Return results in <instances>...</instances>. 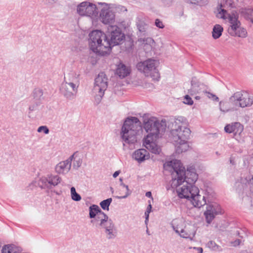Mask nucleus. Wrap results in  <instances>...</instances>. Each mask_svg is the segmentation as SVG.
Here are the masks:
<instances>
[{
    "label": "nucleus",
    "instance_id": "nucleus-1",
    "mask_svg": "<svg viewBox=\"0 0 253 253\" xmlns=\"http://www.w3.org/2000/svg\"><path fill=\"white\" fill-rule=\"evenodd\" d=\"M164 168L166 170L171 172L173 176L175 175L176 177L172 178V186L176 187L182 183H184L178 192L183 188H187L190 191L191 187H196L193 184L198 179V176L193 166L187 168L186 171L180 161L173 160L164 163Z\"/></svg>",
    "mask_w": 253,
    "mask_h": 253
},
{
    "label": "nucleus",
    "instance_id": "nucleus-2",
    "mask_svg": "<svg viewBox=\"0 0 253 253\" xmlns=\"http://www.w3.org/2000/svg\"><path fill=\"white\" fill-rule=\"evenodd\" d=\"M90 49L100 55L108 54L111 51L110 44L107 41V36L100 30L92 31L89 35Z\"/></svg>",
    "mask_w": 253,
    "mask_h": 253
},
{
    "label": "nucleus",
    "instance_id": "nucleus-3",
    "mask_svg": "<svg viewBox=\"0 0 253 253\" xmlns=\"http://www.w3.org/2000/svg\"><path fill=\"white\" fill-rule=\"evenodd\" d=\"M141 129V122L134 117L127 118L122 127L121 136L125 143L134 144L137 141L136 134Z\"/></svg>",
    "mask_w": 253,
    "mask_h": 253
},
{
    "label": "nucleus",
    "instance_id": "nucleus-4",
    "mask_svg": "<svg viewBox=\"0 0 253 253\" xmlns=\"http://www.w3.org/2000/svg\"><path fill=\"white\" fill-rule=\"evenodd\" d=\"M80 85L79 76L74 73L68 74L60 87L62 94L68 99H72L76 96Z\"/></svg>",
    "mask_w": 253,
    "mask_h": 253
},
{
    "label": "nucleus",
    "instance_id": "nucleus-5",
    "mask_svg": "<svg viewBox=\"0 0 253 253\" xmlns=\"http://www.w3.org/2000/svg\"><path fill=\"white\" fill-rule=\"evenodd\" d=\"M186 119L183 117L176 119L173 124V128L170 133L171 139L174 142H185L190 135L191 131L186 126Z\"/></svg>",
    "mask_w": 253,
    "mask_h": 253
},
{
    "label": "nucleus",
    "instance_id": "nucleus-6",
    "mask_svg": "<svg viewBox=\"0 0 253 253\" xmlns=\"http://www.w3.org/2000/svg\"><path fill=\"white\" fill-rule=\"evenodd\" d=\"M219 8H217L218 12L216 16L219 18L223 19H228L230 24L229 27L234 26L236 27L237 25H240V22L238 20V16L237 14L233 13L230 14L227 13L225 8H232L234 7L233 0H220L218 2Z\"/></svg>",
    "mask_w": 253,
    "mask_h": 253
},
{
    "label": "nucleus",
    "instance_id": "nucleus-7",
    "mask_svg": "<svg viewBox=\"0 0 253 253\" xmlns=\"http://www.w3.org/2000/svg\"><path fill=\"white\" fill-rule=\"evenodd\" d=\"M166 127L165 121L160 122L156 118L151 117L144 122V128L148 133L146 138H157L160 132H163Z\"/></svg>",
    "mask_w": 253,
    "mask_h": 253
},
{
    "label": "nucleus",
    "instance_id": "nucleus-8",
    "mask_svg": "<svg viewBox=\"0 0 253 253\" xmlns=\"http://www.w3.org/2000/svg\"><path fill=\"white\" fill-rule=\"evenodd\" d=\"M187 188H183L178 192L180 198H186L190 200L195 207L201 208L207 204L205 196L199 194V190L197 187L191 188L189 191Z\"/></svg>",
    "mask_w": 253,
    "mask_h": 253
},
{
    "label": "nucleus",
    "instance_id": "nucleus-9",
    "mask_svg": "<svg viewBox=\"0 0 253 253\" xmlns=\"http://www.w3.org/2000/svg\"><path fill=\"white\" fill-rule=\"evenodd\" d=\"M158 62L152 59L138 62L136 65L137 70L143 73L145 76H150L153 80H158L160 78L158 70L157 69Z\"/></svg>",
    "mask_w": 253,
    "mask_h": 253
},
{
    "label": "nucleus",
    "instance_id": "nucleus-10",
    "mask_svg": "<svg viewBox=\"0 0 253 253\" xmlns=\"http://www.w3.org/2000/svg\"><path fill=\"white\" fill-rule=\"evenodd\" d=\"M107 36L111 49L112 47L121 44L125 38L121 29L116 25H111L108 27Z\"/></svg>",
    "mask_w": 253,
    "mask_h": 253
},
{
    "label": "nucleus",
    "instance_id": "nucleus-11",
    "mask_svg": "<svg viewBox=\"0 0 253 253\" xmlns=\"http://www.w3.org/2000/svg\"><path fill=\"white\" fill-rule=\"evenodd\" d=\"M77 13L81 16H88L92 18L98 17V10L96 5L88 1L81 2L77 6Z\"/></svg>",
    "mask_w": 253,
    "mask_h": 253
},
{
    "label": "nucleus",
    "instance_id": "nucleus-12",
    "mask_svg": "<svg viewBox=\"0 0 253 253\" xmlns=\"http://www.w3.org/2000/svg\"><path fill=\"white\" fill-rule=\"evenodd\" d=\"M108 86V79L103 72L100 73L95 79L93 91L100 98L104 95Z\"/></svg>",
    "mask_w": 253,
    "mask_h": 253
},
{
    "label": "nucleus",
    "instance_id": "nucleus-13",
    "mask_svg": "<svg viewBox=\"0 0 253 253\" xmlns=\"http://www.w3.org/2000/svg\"><path fill=\"white\" fill-rule=\"evenodd\" d=\"M61 180V178L57 175L47 174L40 178L39 184L42 189H51L59 184Z\"/></svg>",
    "mask_w": 253,
    "mask_h": 253
},
{
    "label": "nucleus",
    "instance_id": "nucleus-14",
    "mask_svg": "<svg viewBox=\"0 0 253 253\" xmlns=\"http://www.w3.org/2000/svg\"><path fill=\"white\" fill-rule=\"evenodd\" d=\"M223 213L220 206L216 203H213L209 205L207 204V210L205 211L204 214L207 222L210 224L216 215L221 214Z\"/></svg>",
    "mask_w": 253,
    "mask_h": 253
},
{
    "label": "nucleus",
    "instance_id": "nucleus-15",
    "mask_svg": "<svg viewBox=\"0 0 253 253\" xmlns=\"http://www.w3.org/2000/svg\"><path fill=\"white\" fill-rule=\"evenodd\" d=\"M244 130V126L239 122L227 125L224 127V130L228 133H233V137L238 141H241V136Z\"/></svg>",
    "mask_w": 253,
    "mask_h": 253
},
{
    "label": "nucleus",
    "instance_id": "nucleus-16",
    "mask_svg": "<svg viewBox=\"0 0 253 253\" xmlns=\"http://www.w3.org/2000/svg\"><path fill=\"white\" fill-rule=\"evenodd\" d=\"M74 153L65 161L60 162L55 167V171L59 174H64L68 173L71 169V164L74 157Z\"/></svg>",
    "mask_w": 253,
    "mask_h": 253
},
{
    "label": "nucleus",
    "instance_id": "nucleus-17",
    "mask_svg": "<svg viewBox=\"0 0 253 253\" xmlns=\"http://www.w3.org/2000/svg\"><path fill=\"white\" fill-rule=\"evenodd\" d=\"M99 18L105 24H112L115 21V14L109 8H103L100 11Z\"/></svg>",
    "mask_w": 253,
    "mask_h": 253
},
{
    "label": "nucleus",
    "instance_id": "nucleus-18",
    "mask_svg": "<svg viewBox=\"0 0 253 253\" xmlns=\"http://www.w3.org/2000/svg\"><path fill=\"white\" fill-rule=\"evenodd\" d=\"M105 229V232L107 234V238L108 239H114L116 236V229L114 223L111 219L108 218L104 225L100 226Z\"/></svg>",
    "mask_w": 253,
    "mask_h": 253
},
{
    "label": "nucleus",
    "instance_id": "nucleus-19",
    "mask_svg": "<svg viewBox=\"0 0 253 253\" xmlns=\"http://www.w3.org/2000/svg\"><path fill=\"white\" fill-rule=\"evenodd\" d=\"M229 34L234 37H239L241 38H246L247 36V32L246 30L240 26V25H237L235 27H229L228 29Z\"/></svg>",
    "mask_w": 253,
    "mask_h": 253
},
{
    "label": "nucleus",
    "instance_id": "nucleus-20",
    "mask_svg": "<svg viewBox=\"0 0 253 253\" xmlns=\"http://www.w3.org/2000/svg\"><path fill=\"white\" fill-rule=\"evenodd\" d=\"M155 138H145L144 140L145 146L152 153L154 154H159L161 149L154 142Z\"/></svg>",
    "mask_w": 253,
    "mask_h": 253
},
{
    "label": "nucleus",
    "instance_id": "nucleus-21",
    "mask_svg": "<svg viewBox=\"0 0 253 253\" xmlns=\"http://www.w3.org/2000/svg\"><path fill=\"white\" fill-rule=\"evenodd\" d=\"M132 157L139 163H141L146 159H148V152L144 149H140L135 151L133 154Z\"/></svg>",
    "mask_w": 253,
    "mask_h": 253
},
{
    "label": "nucleus",
    "instance_id": "nucleus-22",
    "mask_svg": "<svg viewBox=\"0 0 253 253\" xmlns=\"http://www.w3.org/2000/svg\"><path fill=\"white\" fill-rule=\"evenodd\" d=\"M130 68L129 67L126 66L125 64L120 63L117 66L116 73L120 78H124L129 75L130 73Z\"/></svg>",
    "mask_w": 253,
    "mask_h": 253
},
{
    "label": "nucleus",
    "instance_id": "nucleus-23",
    "mask_svg": "<svg viewBox=\"0 0 253 253\" xmlns=\"http://www.w3.org/2000/svg\"><path fill=\"white\" fill-rule=\"evenodd\" d=\"M253 104V97L249 93L245 91L242 101L239 103V106L242 108L250 106Z\"/></svg>",
    "mask_w": 253,
    "mask_h": 253
},
{
    "label": "nucleus",
    "instance_id": "nucleus-24",
    "mask_svg": "<svg viewBox=\"0 0 253 253\" xmlns=\"http://www.w3.org/2000/svg\"><path fill=\"white\" fill-rule=\"evenodd\" d=\"M43 90L39 87L34 88L31 94L34 102H37L41 103V101L43 99Z\"/></svg>",
    "mask_w": 253,
    "mask_h": 253
},
{
    "label": "nucleus",
    "instance_id": "nucleus-25",
    "mask_svg": "<svg viewBox=\"0 0 253 253\" xmlns=\"http://www.w3.org/2000/svg\"><path fill=\"white\" fill-rule=\"evenodd\" d=\"M101 213H98L95 216V218H93L94 219L91 220V223H94V222H100L99 223V226L100 227L102 225H104V223H105L106 220L109 218L108 215L105 214L103 211L101 210L100 211Z\"/></svg>",
    "mask_w": 253,
    "mask_h": 253
},
{
    "label": "nucleus",
    "instance_id": "nucleus-26",
    "mask_svg": "<svg viewBox=\"0 0 253 253\" xmlns=\"http://www.w3.org/2000/svg\"><path fill=\"white\" fill-rule=\"evenodd\" d=\"M223 31V28L221 25L219 24H215L212 29V37L214 40L219 38L222 35Z\"/></svg>",
    "mask_w": 253,
    "mask_h": 253
},
{
    "label": "nucleus",
    "instance_id": "nucleus-27",
    "mask_svg": "<svg viewBox=\"0 0 253 253\" xmlns=\"http://www.w3.org/2000/svg\"><path fill=\"white\" fill-rule=\"evenodd\" d=\"M244 92L245 91L242 90L234 93V94L230 97V101L232 103L236 101V102L235 103V105L239 106V103H240V102L242 101Z\"/></svg>",
    "mask_w": 253,
    "mask_h": 253
},
{
    "label": "nucleus",
    "instance_id": "nucleus-28",
    "mask_svg": "<svg viewBox=\"0 0 253 253\" xmlns=\"http://www.w3.org/2000/svg\"><path fill=\"white\" fill-rule=\"evenodd\" d=\"M177 143L176 146V153L178 154L182 153L188 150L189 148V145L187 142V140L185 142H175Z\"/></svg>",
    "mask_w": 253,
    "mask_h": 253
},
{
    "label": "nucleus",
    "instance_id": "nucleus-29",
    "mask_svg": "<svg viewBox=\"0 0 253 253\" xmlns=\"http://www.w3.org/2000/svg\"><path fill=\"white\" fill-rule=\"evenodd\" d=\"M183 223L181 219H175L172 221L171 225L175 232L177 234H179L180 230L181 228H183Z\"/></svg>",
    "mask_w": 253,
    "mask_h": 253
},
{
    "label": "nucleus",
    "instance_id": "nucleus-30",
    "mask_svg": "<svg viewBox=\"0 0 253 253\" xmlns=\"http://www.w3.org/2000/svg\"><path fill=\"white\" fill-rule=\"evenodd\" d=\"M232 103L230 100L229 101H221L219 103V108L221 111L226 113L230 111L234 110V108L231 107Z\"/></svg>",
    "mask_w": 253,
    "mask_h": 253
},
{
    "label": "nucleus",
    "instance_id": "nucleus-31",
    "mask_svg": "<svg viewBox=\"0 0 253 253\" xmlns=\"http://www.w3.org/2000/svg\"><path fill=\"white\" fill-rule=\"evenodd\" d=\"M18 248L13 244L5 245L1 250L2 253H19Z\"/></svg>",
    "mask_w": 253,
    "mask_h": 253
},
{
    "label": "nucleus",
    "instance_id": "nucleus-32",
    "mask_svg": "<svg viewBox=\"0 0 253 253\" xmlns=\"http://www.w3.org/2000/svg\"><path fill=\"white\" fill-rule=\"evenodd\" d=\"M101 210L99 208V207L96 205H92L90 206L89 208V216L90 218H95L96 215L98 213H101L100 211Z\"/></svg>",
    "mask_w": 253,
    "mask_h": 253
},
{
    "label": "nucleus",
    "instance_id": "nucleus-33",
    "mask_svg": "<svg viewBox=\"0 0 253 253\" xmlns=\"http://www.w3.org/2000/svg\"><path fill=\"white\" fill-rule=\"evenodd\" d=\"M191 88L189 90V93L193 95L196 92H198V88L199 87L198 82L195 77L192 78L191 82Z\"/></svg>",
    "mask_w": 253,
    "mask_h": 253
},
{
    "label": "nucleus",
    "instance_id": "nucleus-34",
    "mask_svg": "<svg viewBox=\"0 0 253 253\" xmlns=\"http://www.w3.org/2000/svg\"><path fill=\"white\" fill-rule=\"evenodd\" d=\"M207 247L214 252H220L223 251L222 247L216 244L214 241H209L207 244Z\"/></svg>",
    "mask_w": 253,
    "mask_h": 253
},
{
    "label": "nucleus",
    "instance_id": "nucleus-35",
    "mask_svg": "<svg viewBox=\"0 0 253 253\" xmlns=\"http://www.w3.org/2000/svg\"><path fill=\"white\" fill-rule=\"evenodd\" d=\"M120 185L123 188H126V191L124 195L120 196H118L117 198L119 199H125L131 194V191L129 189L128 186L125 184L123 182H122L120 183Z\"/></svg>",
    "mask_w": 253,
    "mask_h": 253
},
{
    "label": "nucleus",
    "instance_id": "nucleus-36",
    "mask_svg": "<svg viewBox=\"0 0 253 253\" xmlns=\"http://www.w3.org/2000/svg\"><path fill=\"white\" fill-rule=\"evenodd\" d=\"M112 202V199L111 198H108L101 201L100 203V207L104 210H109V207Z\"/></svg>",
    "mask_w": 253,
    "mask_h": 253
},
{
    "label": "nucleus",
    "instance_id": "nucleus-37",
    "mask_svg": "<svg viewBox=\"0 0 253 253\" xmlns=\"http://www.w3.org/2000/svg\"><path fill=\"white\" fill-rule=\"evenodd\" d=\"M71 194L72 199L75 201H79L81 200V196L76 192L75 187H72L71 188Z\"/></svg>",
    "mask_w": 253,
    "mask_h": 253
},
{
    "label": "nucleus",
    "instance_id": "nucleus-38",
    "mask_svg": "<svg viewBox=\"0 0 253 253\" xmlns=\"http://www.w3.org/2000/svg\"><path fill=\"white\" fill-rule=\"evenodd\" d=\"M192 4L204 6L208 4V0H189Z\"/></svg>",
    "mask_w": 253,
    "mask_h": 253
},
{
    "label": "nucleus",
    "instance_id": "nucleus-39",
    "mask_svg": "<svg viewBox=\"0 0 253 253\" xmlns=\"http://www.w3.org/2000/svg\"><path fill=\"white\" fill-rule=\"evenodd\" d=\"M73 168L75 169H78L80 168L82 164V160L81 158H78V159H76L74 157L73 159Z\"/></svg>",
    "mask_w": 253,
    "mask_h": 253
},
{
    "label": "nucleus",
    "instance_id": "nucleus-40",
    "mask_svg": "<svg viewBox=\"0 0 253 253\" xmlns=\"http://www.w3.org/2000/svg\"><path fill=\"white\" fill-rule=\"evenodd\" d=\"M37 102H34V103L30 105L29 107V114H30L31 112L35 111L38 109V106L41 104Z\"/></svg>",
    "mask_w": 253,
    "mask_h": 253
},
{
    "label": "nucleus",
    "instance_id": "nucleus-41",
    "mask_svg": "<svg viewBox=\"0 0 253 253\" xmlns=\"http://www.w3.org/2000/svg\"><path fill=\"white\" fill-rule=\"evenodd\" d=\"M246 18L253 23V9H249L246 11Z\"/></svg>",
    "mask_w": 253,
    "mask_h": 253
},
{
    "label": "nucleus",
    "instance_id": "nucleus-42",
    "mask_svg": "<svg viewBox=\"0 0 253 253\" xmlns=\"http://www.w3.org/2000/svg\"><path fill=\"white\" fill-rule=\"evenodd\" d=\"M183 103L187 105H191L193 104V101L188 95H186L184 96Z\"/></svg>",
    "mask_w": 253,
    "mask_h": 253
},
{
    "label": "nucleus",
    "instance_id": "nucleus-43",
    "mask_svg": "<svg viewBox=\"0 0 253 253\" xmlns=\"http://www.w3.org/2000/svg\"><path fill=\"white\" fill-rule=\"evenodd\" d=\"M42 131H43V132L47 134L49 133V130L48 127L46 126H40L38 128V132H41Z\"/></svg>",
    "mask_w": 253,
    "mask_h": 253
},
{
    "label": "nucleus",
    "instance_id": "nucleus-44",
    "mask_svg": "<svg viewBox=\"0 0 253 253\" xmlns=\"http://www.w3.org/2000/svg\"><path fill=\"white\" fill-rule=\"evenodd\" d=\"M206 93L207 94V96L209 98H211L214 101H218L219 100L218 97H217L215 95L207 91L206 92Z\"/></svg>",
    "mask_w": 253,
    "mask_h": 253
},
{
    "label": "nucleus",
    "instance_id": "nucleus-45",
    "mask_svg": "<svg viewBox=\"0 0 253 253\" xmlns=\"http://www.w3.org/2000/svg\"><path fill=\"white\" fill-rule=\"evenodd\" d=\"M180 237L182 238H187L189 236V234L187 233L183 228H181L180 230L179 234H178Z\"/></svg>",
    "mask_w": 253,
    "mask_h": 253
},
{
    "label": "nucleus",
    "instance_id": "nucleus-46",
    "mask_svg": "<svg viewBox=\"0 0 253 253\" xmlns=\"http://www.w3.org/2000/svg\"><path fill=\"white\" fill-rule=\"evenodd\" d=\"M155 25L159 28H161V29H163L164 28V25L162 22V21H161L160 20H159V19H156L155 20Z\"/></svg>",
    "mask_w": 253,
    "mask_h": 253
},
{
    "label": "nucleus",
    "instance_id": "nucleus-47",
    "mask_svg": "<svg viewBox=\"0 0 253 253\" xmlns=\"http://www.w3.org/2000/svg\"><path fill=\"white\" fill-rule=\"evenodd\" d=\"M178 11H177V15L179 17H181L184 14V11H183V8L182 7H180L177 9Z\"/></svg>",
    "mask_w": 253,
    "mask_h": 253
},
{
    "label": "nucleus",
    "instance_id": "nucleus-48",
    "mask_svg": "<svg viewBox=\"0 0 253 253\" xmlns=\"http://www.w3.org/2000/svg\"><path fill=\"white\" fill-rule=\"evenodd\" d=\"M162 1L164 4L166 6H169L172 2V0H162Z\"/></svg>",
    "mask_w": 253,
    "mask_h": 253
},
{
    "label": "nucleus",
    "instance_id": "nucleus-49",
    "mask_svg": "<svg viewBox=\"0 0 253 253\" xmlns=\"http://www.w3.org/2000/svg\"><path fill=\"white\" fill-rule=\"evenodd\" d=\"M241 242V240L240 239H237L235 240L234 242H231V244L234 247L237 246L240 244Z\"/></svg>",
    "mask_w": 253,
    "mask_h": 253
},
{
    "label": "nucleus",
    "instance_id": "nucleus-50",
    "mask_svg": "<svg viewBox=\"0 0 253 253\" xmlns=\"http://www.w3.org/2000/svg\"><path fill=\"white\" fill-rule=\"evenodd\" d=\"M149 213H150V212H148L147 211L145 212V223L146 225H147V223L148 222Z\"/></svg>",
    "mask_w": 253,
    "mask_h": 253
},
{
    "label": "nucleus",
    "instance_id": "nucleus-51",
    "mask_svg": "<svg viewBox=\"0 0 253 253\" xmlns=\"http://www.w3.org/2000/svg\"><path fill=\"white\" fill-rule=\"evenodd\" d=\"M149 204L148 206V207L147 208V209H146V211H147L148 212H150L151 211L152 206H151V204L150 201H149Z\"/></svg>",
    "mask_w": 253,
    "mask_h": 253
},
{
    "label": "nucleus",
    "instance_id": "nucleus-52",
    "mask_svg": "<svg viewBox=\"0 0 253 253\" xmlns=\"http://www.w3.org/2000/svg\"><path fill=\"white\" fill-rule=\"evenodd\" d=\"M46 2L49 4H53L55 3L57 0H45Z\"/></svg>",
    "mask_w": 253,
    "mask_h": 253
},
{
    "label": "nucleus",
    "instance_id": "nucleus-53",
    "mask_svg": "<svg viewBox=\"0 0 253 253\" xmlns=\"http://www.w3.org/2000/svg\"><path fill=\"white\" fill-rule=\"evenodd\" d=\"M145 196L147 197H149V198H152V194H151V192L149 191V192H147L145 194Z\"/></svg>",
    "mask_w": 253,
    "mask_h": 253
},
{
    "label": "nucleus",
    "instance_id": "nucleus-54",
    "mask_svg": "<svg viewBox=\"0 0 253 253\" xmlns=\"http://www.w3.org/2000/svg\"><path fill=\"white\" fill-rule=\"evenodd\" d=\"M194 249H197L198 251V253H203V249L202 248H194Z\"/></svg>",
    "mask_w": 253,
    "mask_h": 253
},
{
    "label": "nucleus",
    "instance_id": "nucleus-55",
    "mask_svg": "<svg viewBox=\"0 0 253 253\" xmlns=\"http://www.w3.org/2000/svg\"><path fill=\"white\" fill-rule=\"evenodd\" d=\"M119 173H120V171H115V172L114 173V174H113V177H115H115H117V176H118V175L119 174Z\"/></svg>",
    "mask_w": 253,
    "mask_h": 253
},
{
    "label": "nucleus",
    "instance_id": "nucleus-56",
    "mask_svg": "<svg viewBox=\"0 0 253 253\" xmlns=\"http://www.w3.org/2000/svg\"><path fill=\"white\" fill-rule=\"evenodd\" d=\"M146 233L148 235H150V232L149 231V230L147 228V230H146Z\"/></svg>",
    "mask_w": 253,
    "mask_h": 253
},
{
    "label": "nucleus",
    "instance_id": "nucleus-57",
    "mask_svg": "<svg viewBox=\"0 0 253 253\" xmlns=\"http://www.w3.org/2000/svg\"><path fill=\"white\" fill-rule=\"evenodd\" d=\"M99 4H101V5H103V4H105V5H107V4L106 3H98Z\"/></svg>",
    "mask_w": 253,
    "mask_h": 253
},
{
    "label": "nucleus",
    "instance_id": "nucleus-58",
    "mask_svg": "<svg viewBox=\"0 0 253 253\" xmlns=\"http://www.w3.org/2000/svg\"><path fill=\"white\" fill-rule=\"evenodd\" d=\"M200 96H196V97H195V99H197V100H198V99H200Z\"/></svg>",
    "mask_w": 253,
    "mask_h": 253
},
{
    "label": "nucleus",
    "instance_id": "nucleus-59",
    "mask_svg": "<svg viewBox=\"0 0 253 253\" xmlns=\"http://www.w3.org/2000/svg\"><path fill=\"white\" fill-rule=\"evenodd\" d=\"M120 181L121 183L122 182H123V178H120Z\"/></svg>",
    "mask_w": 253,
    "mask_h": 253
},
{
    "label": "nucleus",
    "instance_id": "nucleus-60",
    "mask_svg": "<svg viewBox=\"0 0 253 253\" xmlns=\"http://www.w3.org/2000/svg\"><path fill=\"white\" fill-rule=\"evenodd\" d=\"M148 40L151 41H152V39L151 38H149V39H148Z\"/></svg>",
    "mask_w": 253,
    "mask_h": 253
}]
</instances>
